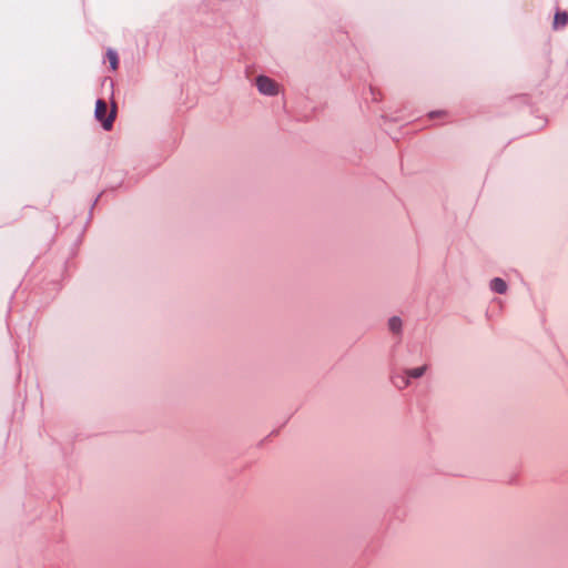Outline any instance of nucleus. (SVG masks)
<instances>
[{
	"label": "nucleus",
	"mask_w": 568,
	"mask_h": 568,
	"mask_svg": "<svg viewBox=\"0 0 568 568\" xmlns=\"http://www.w3.org/2000/svg\"><path fill=\"white\" fill-rule=\"evenodd\" d=\"M21 377H22V372L21 369L17 373V382H20L21 381Z\"/></svg>",
	"instance_id": "13"
},
{
	"label": "nucleus",
	"mask_w": 568,
	"mask_h": 568,
	"mask_svg": "<svg viewBox=\"0 0 568 568\" xmlns=\"http://www.w3.org/2000/svg\"><path fill=\"white\" fill-rule=\"evenodd\" d=\"M388 328L395 333V334H398L402 329V320L399 317H392L389 318L388 321Z\"/></svg>",
	"instance_id": "7"
},
{
	"label": "nucleus",
	"mask_w": 568,
	"mask_h": 568,
	"mask_svg": "<svg viewBox=\"0 0 568 568\" xmlns=\"http://www.w3.org/2000/svg\"><path fill=\"white\" fill-rule=\"evenodd\" d=\"M18 560H19V568H33L32 558H26L24 554H19Z\"/></svg>",
	"instance_id": "8"
},
{
	"label": "nucleus",
	"mask_w": 568,
	"mask_h": 568,
	"mask_svg": "<svg viewBox=\"0 0 568 568\" xmlns=\"http://www.w3.org/2000/svg\"><path fill=\"white\" fill-rule=\"evenodd\" d=\"M17 363L20 365L21 363V355L18 349L14 351Z\"/></svg>",
	"instance_id": "12"
},
{
	"label": "nucleus",
	"mask_w": 568,
	"mask_h": 568,
	"mask_svg": "<svg viewBox=\"0 0 568 568\" xmlns=\"http://www.w3.org/2000/svg\"><path fill=\"white\" fill-rule=\"evenodd\" d=\"M490 287L491 290H494L495 292L497 293H505L506 290H507V284L505 283L504 280L497 277V278H494L490 283Z\"/></svg>",
	"instance_id": "6"
},
{
	"label": "nucleus",
	"mask_w": 568,
	"mask_h": 568,
	"mask_svg": "<svg viewBox=\"0 0 568 568\" xmlns=\"http://www.w3.org/2000/svg\"><path fill=\"white\" fill-rule=\"evenodd\" d=\"M427 371V366L423 365L419 367H415L412 369H408L405 374V376L402 378V383H396V386L399 388H405L409 385V378H418L425 374Z\"/></svg>",
	"instance_id": "5"
},
{
	"label": "nucleus",
	"mask_w": 568,
	"mask_h": 568,
	"mask_svg": "<svg viewBox=\"0 0 568 568\" xmlns=\"http://www.w3.org/2000/svg\"><path fill=\"white\" fill-rule=\"evenodd\" d=\"M36 498L30 484L26 487L24 499L19 513L18 527L21 537L32 538L36 531Z\"/></svg>",
	"instance_id": "2"
},
{
	"label": "nucleus",
	"mask_w": 568,
	"mask_h": 568,
	"mask_svg": "<svg viewBox=\"0 0 568 568\" xmlns=\"http://www.w3.org/2000/svg\"><path fill=\"white\" fill-rule=\"evenodd\" d=\"M27 281V278H23V281L19 284L18 288L12 293L10 297L6 324L11 337H13L14 333L12 313L26 311L28 315H31L28 321L29 334H31L32 322L36 318V312L32 313L31 311L32 292H29V285Z\"/></svg>",
	"instance_id": "1"
},
{
	"label": "nucleus",
	"mask_w": 568,
	"mask_h": 568,
	"mask_svg": "<svg viewBox=\"0 0 568 568\" xmlns=\"http://www.w3.org/2000/svg\"><path fill=\"white\" fill-rule=\"evenodd\" d=\"M36 265V257L32 260L31 264H30V268L27 273V277H31V273H32V267Z\"/></svg>",
	"instance_id": "11"
},
{
	"label": "nucleus",
	"mask_w": 568,
	"mask_h": 568,
	"mask_svg": "<svg viewBox=\"0 0 568 568\" xmlns=\"http://www.w3.org/2000/svg\"><path fill=\"white\" fill-rule=\"evenodd\" d=\"M106 55H108V59L110 61L111 68L113 70H116V68H118V55H116L115 51L108 50Z\"/></svg>",
	"instance_id": "9"
},
{
	"label": "nucleus",
	"mask_w": 568,
	"mask_h": 568,
	"mask_svg": "<svg viewBox=\"0 0 568 568\" xmlns=\"http://www.w3.org/2000/svg\"><path fill=\"white\" fill-rule=\"evenodd\" d=\"M108 111L106 103L102 100H98L95 103L94 115L98 121L101 122L104 130H110L112 128L113 121L115 119L116 110L115 106L112 108L109 115L105 118V113Z\"/></svg>",
	"instance_id": "3"
},
{
	"label": "nucleus",
	"mask_w": 568,
	"mask_h": 568,
	"mask_svg": "<svg viewBox=\"0 0 568 568\" xmlns=\"http://www.w3.org/2000/svg\"><path fill=\"white\" fill-rule=\"evenodd\" d=\"M31 352H32V345H31V343H30V344H29V355L31 354Z\"/></svg>",
	"instance_id": "14"
},
{
	"label": "nucleus",
	"mask_w": 568,
	"mask_h": 568,
	"mask_svg": "<svg viewBox=\"0 0 568 568\" xmlns=\"http://www.w3.org/2000/svg\"><path fill=\"white\" fill-rule=\"evenodd\" d=\"M255 82L257 90L264 95H276L280 92L278 83L268 77L258 75Z\"/></svg>",
	"instance_id": "4"
},
{
	"label": "nucleus",
	"mask_w": 568,
	"mask_h": 568,
	"mask_svg": "<svg viewBox=\"0 0 568 568\" xmlns=\"http://www.w3.org/2000/svg\"><path fill=\"white\" fill-rule=\"evenodd\" d=\"M568 21V17L566 13H557L555 16V26L556 27H559V26H565Z\"/></svg>",
	"instance_id": "10"
}]
</instances>
